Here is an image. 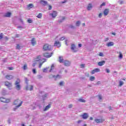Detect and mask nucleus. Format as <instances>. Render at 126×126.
Instances as JSON below:
<instances>
[{"instance_id":"1","label":"nucleus","mask_w":126,"mask_h":126,"mask_svg":"<svg viewBox=\"0 0 126 126\" xmlns=\"http://www.w3.org/2000/svg\"><path fill=\"white\" fill-rule=\"evenodd\" d=\"M14 105L16 106V108H14V110L15 111L16 110V109H17V108H19V107H21L22 104H23V101H21L20 99H17L15 100L14 101L13 103Z\"/></svg>"},{"instance_id":"2","label":"nucleus","mask_w":126,"mask_h":126,"mask_svg":"<svg viewBox=\"0 0 126 126\" xmlns=\"http://www.w3.org/2000/svg\"><path fill=\"white\" fill-rule=\"evenodd\" d=\"M55 69V64H52L51 67H46L43 69V72H52Z\"/></svg>"},{"instance_id":"3","label":"nucleus","mask_w":126,"mask_h":126,"mask_svg":"<svg viewBox=\"0 0 126 126\" xmlns=\"http://www.w3.org/2000/svg\"><path fill=\"white\" fill-rule=\"evenodd\" d=\"M20 82H21V80L19 78L17 79V80L15 82L16 88L17 90H20L21 89V86H20Z\"/></svg>"},{"instance_id":"4","label":"nucleus","mask_w":126,"mask_h":126,"mask_svg":"<svg viewBox=\"0 0 126 126\" xmlns=\"http://www.w3.org/2000/svg\"><path fill=\"white\" fill-rule=\"evenodd\" d=\"M43 50L44 51H50V50H52V46L48 44H45L43 46Z\"/></svg>"},{"instance_id":"5","label":"nucleus","mask_w":126,"mask_h":126,"mask_svg":"<svg viewBox=\"0 0 126 126\" xmlns=\"http://www.w3.org/2000/svg\"><path fill=\"white\" fill-rule=\"evenodd\" d=\"M71 50L72 51L73 53H76V52L78 51V49L76 48V46H75L74 44H71Z\"/></svg>"},{"instance_id":"6","label":"nucleus","mask_w":126,"mask_h":126,"mask_svg":"<svg viewBox=\"0 0 126 126\" xmlns=\"http://www.w3.org/2000/svg\"><path fill=\"white\" fill-rule=\"evenodd\" d=\"M53 54H54L53 52H51V53H49L47 52L44 53L43 54V57H44V58H46V59H49L53 56Z\"/></svg>"},{"instance_id":"7","label":"nucleus","mask_w":126,"mask_h":126,"mask_svg":"<svg viewBox=\"0 0 126 126\" xmlns=\"http://www.w3.org/2000/svg\"><path fill=\"white\" fill-rule=\"evenodd\" d=\"M0 100L3 103H9L10 102V99H6L3 97H0Z\"/></svg>"},{"instance_id":"8","label":"nucleus","mask_w":126,"mask_h":126,"mask_svg":"<svg viewBox=\"0 0 126 126\" xmlns=\"http://www.w3.org/2000/svg\"><path fill=\"white\" fill-rule=\"evenodd\" d=\"M5 86H6L8 88V89H11V88L12 87V84L11 83L6 81L4 83Z\"/></svg>"},{"instance_id":"9","label":"nucleus","mask_w":126,"mask_h":126,"mask_svg":"<svg viewBox=\"0 0 126 126\" xmlns=\"http://www.w3.org/2000/svg\"><path fill=\"white\" fill-rule=\"evenodd\" d=\"M49 78H55V80H57V79H58V78H61V76L59 74H58L56 76L51 74V75H49Z\"/></svg>"},{"instance_id":"10","label":"nucleus","mask_w":126,"mask_h":126,"mask_svg":"<svg viewBox=\"0 0 126 126\" xmlns=\"http://www.w3.org/2000/svg\"><path fill=\"white\" fill-rule=\"evenodd\" d=\"M63 63L65 66H69L70 65V62L67 60H64Z\"/></svg>"},{"instance_id":"11","label":"nucleus","mask_w":126,"mask_h":126,"mask_svg":"<svg viewBox=\"0 0 126 126\" xmlns=\"http://www.w3.org/2000/svg\"><path fill=\"white\" fill-rule=\"evenodd\" d=\"M5 77L6 79H8V80H11V79H13L14 77L12 75L7 74Z\"/></svg>"},{"instance_id":"12","label":"nucleus","mask_w":126,"mask_h":126,"mask_svg":"<svg viewBox=\"0 0 126 126\" xmlns=\"http://www.w3.org/2000/svg\"><path fill=\"white\" fill-rule=\"evenodd\" d=\"M82 117L83 118V119L84 120H87V119H88V117L89 115H88V114L86 113H83V114L82 115Z\"/></svg>"},{"instance_id":"13","label":"nucleus","mask_w":126,"mask_h":126,"mask_svg":"<svg viewBox=\"0 0 126 126\" xmlns=\"http://www.w3.org/2000/svg\"><path fill=\"white\" fill-rule=\"evenodd\" d=\"M26 90H30V91H32V90H33V86H27L26 87Z\"/></svg>"},{"instance_id":"14","label":"nucleus","mask_w":126,"mask_h":126,"mask_svg":"<svg viewBox=\"0 0 126 126\" xmlns=\"http://www.w3.org/2000/svg\"><path fill=\"white\" fill-rule=\"evenodd\" d=\"M40 3L42 4V5H47V4H48V2L45 0H40Z\"/></svg>"},{"instance_id":"15","label":"nucleus","mask_w":126,"mask_h":126,"mask_svg":"<svg viewBox=\"0 0 126 126\" xmlns=\"http://www.w3.org/2000/svg\"><path fill=\"white\" fill-rule=\"evenodd\" d=\"M64 60H63V56H59V62L61 63H63Z\"/></svg>"},{"instance_id":"16","label":"nucleus","mask_w":126,"mask_h":126,"mask_svg":"<svg viewBox=\"0 0 126 126\" xmlns=\"http://www.w3.org/2000/svg\"><path fill=\"white\" fill-rule=\"evenodd\" d=\"M104 63H106V61H102L98 63V65L99 66H102V65H104Z\"/></svg>"},{"instance_id":"17","label":"nucleus","mask_w":126,"mask_h":126,"mask_svg":"<svg viewBox=\"0 0 126 126\" xmlns=\"http://www.w3.org/2000/svg\"><path fill=\"white\" fill-rule=\"evenodd\" d=\"M109 9H105L103 12L104 15H105V16H107V15L109 14Z\"/></svg>"},{"instance_id":"18","label":"nucleus","mask_w":126,"mask_h":126,"mask_svg":"<svg viewBox=\"0 0 126 126\" xmlns=\"http://www.w3.org/2000/svg\"><path fill=\"white\" fill-rule=\"evenodd\" d=\"M54 46H56V47H58V48H60V47H61V43H60L59 41H56L54 43Z\"/></svg>"},{"instance_id":"19","label":"nucleus","mask_w":126,"mask_h":126,"mask_svg":"<svg viewBox=\"0 0 126 126\" xmlns=\"http://www.w3.org/2000/svg\"><path fill=\"white\" fill-rule=\"evenodd\" d=\"M58 14V12L57 11H53V13L50 14V15H52V17L55 18L57 16V15Z\"/></svg>"},{"instance_id":"20","label":"nucleus","mask_w":126,"mask_h":126,"mask_svg":"<svg viewBox=\"0 0 126 126\" xmlns=\"http://www.w3.org/2000/svg\"><path fill=\"white\" fill-rule=\"evenodd\" d=\"M36 43H37V41H36V40H35V38H33L32 39V45L33 46H35Z\"/></svg>"},{"instance_id":"21","label":"nucleus","mask_w":126,"mask_h":126,"mask_svg":"<svg viewBox=\"0 0 126 126\" xmlns=\"http://www.w3.org/2000/svg\"><path fill=\"white\" fill-rule=\"evenodd\" d=\"M114 45V42H110L106 44L107 47H112V46Z\"/></svg>"},{"instance_id":"22","label":"nucleus","mask_w":126,"mask_h":126,"mask_svg":"<svg viewBox=\"0 0 126 126\" xmlns=\"http://www.w3.org/2000/svg\"><path fill=\"white\" fill-rule=\"evenodd\" d=\"M95 122H96L97 124L99 123H103L104 122V120L103 119H96L95 120Z\"/></svg>"},{"instance_id":"23","label":"nucleus","mask_w":126,"mask_h":126,"mask_svg":"<svg viewBox=\"0 0 126 126\" xmlns=\"http://www.w3.org/2000/svg\"><path fill=\"white\" fill-rule=\"evenodd\" d=\"M51 108V104H49L48 105L46 106L45 108L44 109L43 111L45 112V111H48L49 109Z\"/></svg>"},{"instance_id":"24","label":"nucleus","mask_w":126,"mask_h":126,"mask_svg":"<svg viewBox=\"0 0 126 126\" xmlns=\"http://www.w3.org/2000/svg\"><path fill=\"white\" fill-rule=\"evenodd\" d=\"M34 7V5L32 3H30L27 5V8L28 9H30V8H33Z\"/></svg>"},{"instance_id":"25","label":"nucleus","mask_w":126,"mask_h":126,"mask_svg":"<svg viewBox=\"0 0 126 126\" xmlns=\"http://www.w3.org/2000/svg\"><path fill=\"white\" fill-rule=\"evenodd\" d=\"M92 7H93L92 4H91V3L89 4L87 6L88 10H90L91 9V8H92Z\"/></svg>"},{"instance_id":"26","label":"nucleus","mask_w":126,"mask_h":126,"mask_svg":"<svg viewBox=\"0 0 126 126\" xmlns=\"http://www.w3.org/2000/svg\"><path fill=\"white\" fill-rule=\"evenodd\" d=\"M11 15V13L9 12H8L7 13L5 14V16L6 17H10Z\"/></svg>"},{"instance_id":"27","label":"nucleus","mask_w":126,"mask_h":126,"mask_svg":"<svg viewBox=\"0 0 126 126\" xmlns=\"http://www.w3.org/2000/svg\"><path fill=\"white\" fill-rule=\"evenodd\" d=\"M43 60H44L43 62L42 63H39V68H41V67H42V65H43V63H45L46 62V59H43Z\"/></svg>"},{"instance_id":"28","label":"nucleus","mask_w":126,"mask_h":126,"mask_svg":"<svg viewBox=\"0 0 126 126\" xmlns=\"http://www.w3.org/2000/svg\"><path fill=\"white\" fill-rule=\"evenodd\" d=\"M21 48H23V46H20L19 44H17V46L16 47V50H20Z\"/></svg>"},{"instance_id":"29","label":"nucleus","mask_w":126,"mask_h":126,"mask_svg":"<svg viewBox=\"0 0 126 126\" xmlns=\"http://www.w3.org/2000/svg\"><path fill=\"white\" fill-rule=\"evenodd\" d=\"M24 70H26V69H28V67L27 66V64H25L23 67Z\"/></svg>"},{"instance_id":"30","label":"nucleus","mask_w":126,"mask_h":126,"mask_svg":"<svg viewBox=\"0 0 126 126\" xmlns=\"http://www.w3.org/2000/svg\"><path fill=\"white\" fill-rule=\"evenodd\" d=\"M36 62H40L41 61V56H38L36 58Z\"/></svg>"},{"instance_id":"31","label":"nucleus","mask_w":126,"mask_h":126,"mask_svg":"<svg viewBox=\"0 0 126 126\" xmlns=\"http://www.w3.org/2000/svg\"><path fill=\"white\" fill-rule=\"evenodd\" d=\"M78 101L79 102H81L82 103H85V102H86V100H85V99H83L82 98L79 99Z\"/></svg>"},{"instance_id":"32","label":"nucleus","mask_w":126,"mask_h":126,"mask_svg":"<svg viewBox=\"0 0 126 126\" xmlns=\"http://www.w3.org/2000/svg\"><path fill=\"white\" fill-rule=\"evenodd\" d=\"M90 80H91V81H94V80H95V77L91 76Z\"/></svg>"},{"instance_id":"33","label":"nucleus","mask_w":126,"mask_h":126,"mask_svg":"<svg viewBox=\"0 0 126 126\" xmlns=\"http://www.w3.org/2000/svg\"><path fill=\"white\" fill-rule=\"evenodd\" d=\"M95 72H100V69L99 68H95L94 69Z\"/></svg>"},{"instance_id":"34","label":"nucleus","mask_w":126,"mask_h":126,"mask_svg":"<svg viewBox=\"0 0 126 126\" xmlns=\"http://www.w3.org/2000/svg\"><path fill=\"white\" fill-rule=\"evenodd\" d=\"M119 58L120 59H123V54H122V52H119Z\"/></svg>"},{"instance_id":"35","label":"nucleus","mask_w":126,"mask_h":126,"mask_svg":"<svg viewBox=\"0 0 126 126\" xmlns=\"http://www.w3.org/2000/svg\"><path fill=\"white\" fill-rule=\"evenodd\" d=\"M124 85V82L121 81L119 82V86H123Z\"/></svg>"},{"instance_id":"36","label":"nucleus","mask_w":126,"mask_h":126,"mask_svg":"<svg viewBox=\"0 0 126 126\" xmlns=\"http://www.w3.org/2000/svg\"><path fill=\"white\" fill-rule=\"evenodd\" d=\"M37 18H42V13H39L37 16Z\"/></svg>"},{"instance_id":"37","label":"nucleus","mask_w":126,"mask_h":126,"mask_svg":"<svg viewBox=\"0 0 126 126\" xmlns=\"http://www.w3.org/2000/svg\"><path fill=\"white\" fill-rule=\"evenodd\" d=\"M63 84H64V81H61L59 83V85H60V86H63Z\"/></svg>"},{"instance_id":"38","label":"nucleus","mask_w":126,"mask_h":126,"mask_svg":"<svg viewBox=\"0 0 126 126\" xmlns=\"http://www.w3.org/2000/svg\"><path fill=\"white\" fill-rule=\"evenodd\" d=\"M79 25H80V21H79L76 23V26L78 27Z\"/></svg>"},{"instance_id":"39","label":"nucleus","mask_w":126,"mask_h":126,"mask_svg":"<svg viewBox=\"0 0 126 126\" xmlns=\"http://www.w3.org/2000/svg\"><path fill=\"white\" fill-rule=\"evenodd\" d=\"M27 22L28 23H32V22H33V21H32V19H28Z\"/></svg>"},{"instance_id":"40","label":"nucleus","mask_w":126,"mask_h":126,"mask_svg":"<svg viewBox=\"0 0 126 126\" xmlns=\"http://www.w3.org/2000/svg\"><path fill=\"white\" fill-rule=\"evenodd\" d=\"M81 68H84L85 67V64H81L80 65Z\"/></svg>"},{"instance_id":"41","label":"nucleus","mask_w":126,"mask_h":126,"mask_svg":"<svg viewBox=\"0 0 126 126\" xmlns=\"http://www.w3.org/2000/svg\"><path fill=\"white\" fill-rule=\"evenodd\" d=\"M3 38V33H1L0 34V40H1Z\"/></svg>"},{"instance_id":"42","label":"nucleus","mask_w":126,"mask_h":126,"mask_svg":"<svg viewBox=\"0 0 126 126\" xmlns=\"http://www.w3.org/2000/svg\"><path fill=\"white\" fill-rule=\"evenodd\" d=\"M25 82L27 84H28V82H29V80L27 78H25Z\"/></svg>"},{"instance_id":"43","label":"nucleus","mask_w":126,"mask_h":126,"mask_svg":"<svg viewBox=\"0 0 126 126\" xmlns=\"http://www.w3.org/2000/svg\"><path fill=\"white\" fill-rule=\"evenodd\" d=\"M32 72L35 74V73H37V71H36V69H32Z\"/></svg>"},{"instance_id":"44","label":"nucleus","mask_w":126,"mask_h":126,"mask_svg":"<svg viewBox=\"0 0 126 126\" xmlns=\"http://www.w3.org/2000/svg\"><path fill=\"white\" fill-rule=\"evenodd\" d=\"M64 39H65V38L64 37V36H63V37H62L60 39V41H63V40H64Z\"/></svg>"},{"instance_id":"45","label":"nucleus","mask_w":126,"mask_h":126,"mask_svg":"<svg viewBox=\"0 0 126 126\" xmlns=\"http://www.w3.org/2000/svg\"><path fill=\"white\" fill-rule=\"evenodd\" d=\"M9 70H13V67H8Z\"/></svg>"},{"instance_id":"46","label":"nucleus","mask_w":126,"mask_h":126,"mask_svg":"<svg viewBox=\"0 0 126 126\" xmlns=\"http://www.w3.org/2000/svg\"><path fill=\"white\" fill-rule=\"evenodd\" d=\"M102 15H103V14L102 13H100L98 15V17L101 18V17H102Z\"/></svg>"},{"instance_id":"47","label":"nucleus","mask_w":126,"mask_h":126,"mask_svg":"<svg viewBox=\"0 0 126 126\" xmlns=\"http://www.w3.org/2000/svg\"><path fill=\"white\" fill-rule=\"evenodd\" d=\"M106 5V3L105 2L102 3L101 5H100V7H102V6H105Z\"/></svg>"},{"instance_id":"48","label":"nucleus","mask_w":126,"mask_h":126,"mask_svg":"<svg viewBox=\"0 0 126 126\" xmlns=\"http://www.w3.org/2000/svg\"><path fill=\"white\" fill-rule=\"evenodd\" d=\"M99 56L100 57H103L104 56V54H103L102 53H99Z\"/></svg>"},{"instance_id":"49","label":"nucleus","mask_w":126,"mask_h":126,"mask_svg":"<svg viewBox=\"0 0 126 126\" xmlns=\"http://www.w3.org/2000/svg\"><path fill=\"white\" fill-rule=\"evenodd\" d=\"M95 70H93L91 72V74H95Z\"/></svg>"},{"instance_id":"50","label":"nucleus","mask_w":126,"mask_h":126,"mask_svg":"<svg viewBox=\"0 0 126 126\" xmlns=\"http://www.w3.org/2000/svg\"><path fill=\"white\" fill-rule=\"evenodd\" d=\"M52 8H53V7H52V6L49 5V8H48L49 10H51V9H52Z\"/></svg>"},{"instance_id":"51","label":"nucleus","mask_w":126,"mask_h":126,"mask_svg":"<svg viewBox=\"0 0 126 126\" xmlns=\"http://www.w3.org/2000/svg\"><path fill=\"white\" fill-rule=\"evenodd\" d=\"M106 71L107 73H110V70L109 69H106Z\"/></svg>"},{"instance_id":"52","label":"nucleus","mask_w":126,"mask_h":126,"mask_svg":"<svg viewBox=\"0 0 126 126\" xmlns=\"http://www.w3.org/2000/svg\"><path fill=\"white\" fill-rule=\"evenodd\" d=\"M98 99L99 100H102V96L98 95Z\"/></svg>"},{"instance_id":"53","label":"nucleus","mask_w":126,"mask_h":126,"mask_svg":"<svg viewBox=\"0 0 126 126\" xmlns=\"http://www.w3.org/2000/svg\"><path fill=\"white\" fill-rule=\"evenodd\" d=\"M69 27L70 28H71L72 29H73V28H74V26H73L72 25H70Z\"/></svg>"},{"instance_id":"54","label":"nucleus","mask_w":126,"mask_h":126,"mask_svg":"<svg viewBox=\"0 0 126 126\" xmlns=\"http://www.w3.org/2000/svg\"><path fill=\"white\" fill-rule=\"evenodd\" d=\"M68 108H69V109L72 108V104H69Z\"/></svg>"},{"instance_id":"55","label":"nucleus","mask_w":126,"mask_h":126,"mask_svg":"<svg viewBox=\"0 0 126 126\" xmlns=\"http://www.w3.org/2000/svg\"><path fill=\"white\" fill-rule=\"evenodd\" d=\"M5 39L6 41H8V37L7 36H5Z\"/></svg>"},{"instance_id":"56","label":"nucleus","mask_w":126,"mask_h":126,"mask_svg":"<svg viewBox=\"0 0 126 126\" xmlns=\"http://www.w3.org/2000/svg\"><path fill=\"white\" fill-rule=\"evenodd\" d=\"M78 47H79V48H81V47H82V44H78Z\"/></svg>"},{"instance_id":"57","label":"nucleus","mask_w":126,"mask_h":126,"mask_svg":"<svg viewBox=\"0 0 126 126\" xmlns=\"http://www.w3.org/2000/svg\"><path fill=\"white\" fill-rule=\"evenodd\" d=\"M81 122H82V120H79V121H78L77 123L78 124H80V123H81Z\"/></svg>"},{"instance_id":"58","label":"nucleus","mask_w":126,"mask_h":126,"mask_svg":"<svg viewBox=\"0 0 126 126\" xmlns=\"http://www.w3.org/2000/svg\"><path fill=\"white\" fill-rule=\"evenodd\" d=\"M19 37V34L16 35L15 38H18Z\"/></svg>"},{"instance_id":"59","label":"nucleus","mask_w":126,"mask_h":126,"mask_svg":"<svg viewBox=\"0 0 126 126\" xmlns=\"http://www.w3.org/2000/svg\"><path fill=\"white\" fill-rule=\"evenodd\" d=\"M65 43L66 46H67V40H65Z\"/></svg>"},{"instance_id":"60","label":"nucleus","mask_w":126,"mask_h":126,"mask_svg":"<svg viewBox=\"0 0 126 126\" xmlns=\"http://www.w3.org/2000/svg\"><path fill=\"white\" fill-rule=\"evenodd\" d=\"M87 76H88V77H89V76H90V74H89V73H87Z\"/></svg>"},{"instance_id":"61","label":"nucleus","mask_w":126,"mask_h":126,"mask_svg":"<svg viewBox=\"0 0 126 126\" xmlns=\"http://www.w3.org/2000/svg\"><path fill=\"white\" fill-rule=\"evenodd\" d=\"M38 78H42V76L39 75L38 76Z\"/></svg>"},{"instance_id":"62","label":"nucleus","mask_w":126,"mask_h":126,"mask_svg":"<svg viewBox=\"0 0 126 126\" xmlns=\"http://www.w3.org/2000/svg\"><path fill=\"white\" fill-rule=\"evenodd\" d=\"M66 2V0H64V1H62V3H65Z\"/></svg>"},{"instance_id":"63","label":"nucleus","mask_w":126,"mask_h":126,"mask_svg":"<svg viewBox=\"0 0 126 126\" xmlns=\"http://www.w3.org/2000/svg\"><path fill=\"white\" fill-rule=\"evenodd\" d=\"M109 109L110 111H111V110H112V106H109Z\"/></svg>"},{"instance_id":"64","label":"nucleus","mask_w":126,"mask_h":126,"mask_svg":"<svg viewBox=\"0 0 126 126\" xmlns=\"http://www.w3.org/2000/svg\"><path fill=\"white\" fill-rule=\"evenodd\" d=\"M100 83H101V82L100 81H98L97 82L96 84L99 85V84H100Z\"/></svg>"}]
</instances>
